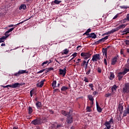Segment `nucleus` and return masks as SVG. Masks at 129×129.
Returning <instances> with one entry per match:
<instances>
[{
  "label": "nucleus",
  "instance_id": "56",
  "mask_svg": "<svg viewBox=\"0 0 129 129\" xmlns=\"http://www.w3.org/2000/svg\"><path fill=\"white\" fill-rule=\"evenodd\" d=\"M8 87H10L11 88H13V85H8Z\"/></svg>",
  "mask_w": 129,
  "mask_h": 129
},
{
  "label": "nucleus",
  "instance_id": "37",
  "mask_svg": "<svg viewBox=\"0 0 129 129\" xmlns=\"http://www.w3.org/2000/svg\"><path fill=\"white\" fill-rule=\"evenodd\" d=\"M110 96H111V94L109 93H107L105 95V97H110Z\"/></svg>",
  "mask_w": 129,
  "mask_h": 129
},
{
  "label": "nucleus",
  "instance_id": "15",
  "mask_svg": "<svg viewBox=\"0 0 129 129\" xmlns=\"http://www.w3.org/2000/svg\"><path fill=\"white\" fill-rule=\"evenodd\" d=\"M73 121V118H72V117H70L68 116V119L67 120V122H68V123H71V122H72Z\"/></svg>",
  "mask_w": 129,
  "mask_h": 129
},
{
  "label": "nucleus",
  "instance_id": "36",
  "mask_svg": "<svg viewBox=\"0 0 129 129\" xmlns=\"http://www.w3.org/2000/svg\"><path fill=\"white\" fill-rule=\"evenodd\" d=\"M86 74L87 75H89V74H90V73L91 72V69H89L88 71H86Z\"/></svg>",
  "mask_w": 129,
  "mask_h": 129
},
{
  "label": "nucleus",
  "instance_id": "44",
  "mask_svg": "<svg viewBox=\"0 0 129 129\" xmlns=\"http://www.w3.org/2000/svg\"><path fill=\"white\" fill-rule=\"evenodd\" d=\"M47 63H49V61L46 60V61L43 62L42 63L41 65H42V66H44V65L47 64Z\"/></svg>",
  "mask_w": 129,
  "mask_h": 129
},
{
  "label": "nucleus",
  "instance_id": "55",
  "mask_svg": "<svg viewBox=\"0 0 129 129\" xmlns=\"http://www.w3.org/2000/svg\"><path fill=\"white\" fill-rule=\"evenodd\" d=\"M14 25L11 24L8 26V28H12V27H14Z\"/></svg>",
  "mask_w": 129,
  "mask_h": 129
},
{
  "label": "nucleus",
  "instance_id": "10",
  "mask_svg": "<svg viewBox=\"0 0 129 129\" xmlns=\"http://www.w3.org/2000/svg\"><path fill=\"white\" fill-rule=\"evenodd\" d=\"M116 89H117V86L114 85L112 87V94H113V93H115V92H116Z\"/></svg>",
  "mask_w": 129,
  "mask_h": 129
},
{
  "label": "nucleus",
  "instance_id": "5",
  "mask_svg": "<svg viewBox=\"0 0 129 129\" xmlns=\"http://www.w3.org/2000/svg\"><path fill=\"white\" fill-rule=\"evenodd\" d=\"M71 112H72V110L71 109H70V112H66L64 110H62L61 111V114H62L63 115H64L65 116H67V117H68V116H71Z\"/></svg>",
  "mask_w": 129,
  "mask_h": 129
},
{
  "label": "nucleus",
  "instance_id": "47",
  "mask_svg": "<svg viewBox=\"0 0 129 129\" xmlns=\"http://www.w3.org/2000/svg\"><path fill=\"white\" fill-rule=\"evenodd\" d=\"M15 76H20V73L19 72H17V73H16L15 74H14Z\"/></svg>",
  "mask_w": 129,
  "mask_h": 129
},
{
  "label": "nucleus",
  "instance_id": "27",
  "mask_svg": "<svg viewBox=\"0 0 129 129\" xmlns=\"http://www.w3.org/2000/svg\"><path fill=\"white\" fill-rule=\"evenodd\" d=\"M56 84H57V82L56 81H53L51 84V86H52L53 88H55V87H56Z\"/></svg>",
  "mask_w": 129,
  "mask_h": 129
},
{
  "label": "nucleus",
  "instance_id": "58",
  "mask_svg": "<svg viewBox=\"0 0 129 129\" xmlns=\"http://www.w3.org/2000/svg\"><path fill=\"white\" fill-rule=\"evenodd\" d=\"M23 23H24V21H22V22H20L19 23H18V24L15 25V26H17V25H21V24H23Z\"/></svg>",
  "mask_w": 129,
  "mask_h": 129
},
{
  "label": "nucleus",
  "instance_id": "24",
  "mask_svg": "<svg viewBox=\"0 0 129 129\" xmlns=\"http://www.w3.org/2000/svg\"><path fill=\"white\" fill-rule=\"evenodd\" d=\"M113 78H114V74L113 73H110L109 79H110V80H112Z\"/></svg>",
  "mask_w": 129,
  "mask_h": 129
},
{
  "label": "nucleus",
  "instance_id": "19",
  "mask_svg": "<svg viewBox=\"0 0 129 129\" xmlns=\"http://www.w3.org/2000/svg\"><path fill=\"white\" fill-rule=\"evenodd\" d=\"M27 9V6L26 5L22 4L21 5V6L19 7V10H26Z\"/></svg>",
  "mask_w": 129,
  "mask_h": 129
},
{
  "label": "nucleus",
  "instance_id": "52",
  "mask_svg": "<svg viewBox=\"0 0 129 129\" xmlns=\"http://www.w3.org/2000/svg\"><path fill=\"white\" fill-rule=\"evenodd\" d=\"M104 63L105 65H107V62L106 61V59L105 58L104 59Z\"/></svg>",
  "mask_w": 129,
  "mask_h": 129
},
{
  "label": "nucleus",
  "instance_id": "8",
  "mask_svg": "<svg viewBox=\"0 0 129 129\" xmlns=\"http://www.w3.org/2000/svg\"><path fill=\"white\" fill-rule=\"evenodd\" d=\"M14 29H15V28H12L9 30L6 31L5 34V36H4V37H5V38L7 39V38H8V37H9V36H10V35H8V34H9V33H11V32H13V31H14Z\"/></svg>",
  "mask_w": 129,
  "mask_h": 129
},
{
  "label": "nucleus",
  "instance_id": "7",
  "mask_svg": "<svg viewBox=\"0 0 129 129\" xmlns=\"http://www.w3.org/2000/svg\"><path fill=\"white\" fill-rule=\"evenodd\" d=\"M66 68H64L63 70L59 69V74L60 75H63V76H65V75H66Z\"/></svg>",
  "mask_w": 129,
  "mask_h": 129
},
{
  "label": "nucleus",
  "instance_id": "11",
  "mask_svg": "<svg viewBox=\"0 0 129 129\" xmlns=\"http://www.w3.org/2000/svg\"><path fill=\"white\" fill-rule=\"evenodd\" d=\"M45 81V80H43V81H41L40 83L37 84L36 86L37 87H43V86L44 85V82Z\"/></svg>",
  "mask_w": 129,
  "mask_h": 129
},
{
  "label": "nucleus",
  "instance_id": "34",
  "mask_svg": "<svg viewBox=\"0 0 129 129\" xmlns=\"http://www.w3.org/2000/svg\"><path fill=\"white\" fill-rule=\"evenodd\" d=\"M129 72V69H124V71H123V72H123V73L124 74V75H125V74H126V73H127V72Z\"/></svg>",
  "mask_w": 129,
  "mask_h": 129
},
{
  "label": "nucleus",
  "instance_id": "31",
  "mask_svg": "<svg viewBox=\"0 0 129 129\" xmlns=\"http://www.w3.org/2000/svg\"><path fill=\"white\" fill-rule=\"evenodd\" d=\"M97 109L98 112H101V111H102V109H101V108H100V107H99L97 104Z\"/></svg>",
  "mask_w": 129,
  "mask_h": 129
},
{
  "label": "nucleus",
  "instance_id": "17",
  "mask_svg": "<svg viewBox=\"0 0 129 129\" xmlns=\"http://www.w3.org/2000/svg\"><path fill=\"white\" fill-rule=\"evenodd\" d=\"M126 27V25L125 24H122L121 25H119L118 27H117V30H120V29H124Z\"/></svg>",
  "mask_w": 129,
  "mask_h": 129
},
{
  "label": "nucleus",
  "instance_id": "1",
  "mask_svg": "<svg viewBox=\"0 0 129 129\" xmlns=\"http://www.w3.org/2000/svg\"><path fill=\"white\" fill-rule=\"evenodd\" d=\"M113 123V119L111 118L109 121L105 122V125L106 129H109L111 127V124Z\"/></svg>",
  "mask_w": 129,
  "mask_h": 129
},
{
  "label": "nucleus",
  "instance_id": "54",
  "mask_svg": "<svg viewBox=\"0 0 129 129\" xmlns=\"http://www.w3.org/2000/svg\"><path fill=\"white\" fill-rule=\"evenodd\" d=\"M47 69H48V71H52V70H53V68H49Z\"/></svg>",
  "mask_w": 129,
  "mask_h": 129
},
{
  "label": "nucleus",
  "instance_id": "61",
  "mask_svg": "<svg viewBox=\"0 0 129 129\" xmlns=\"http://www.w3.org/2000/svg\"><path fill=\"white\" fill-rule=\"evenodd\" d=\"M98 72H99V73H101V69H98Z\"/></svg>",
  "mask_w": 129,
  "mask_h": 129
},
{
  "label": "nucleus",
  "instance_id": "60",
  "mask_svg": "<svg viewBox=\"0 0 129 129\" xmlns=\"http://www.w3.org/2000/svg\"><path fill=\"white\" fill-rule=\"evenodd\" d=\"M3 87L4 88H8V85H7V86H3Z\"/></svg>",
  "mask_w": 129,
  "mask_h": 129
},
{
  "label": "nucleus",
  "instance_id": "41",
  "mask_svg": "<svg viewBox=\"0 0 129 129\" xmlns=\"http://www.w3.org/2000/svg\"><path fill=\"white\" fill-rule=\"evenodd\" d=\"M89 62V59L87 61V63H86L85 66V69L86 70L87 69V67L88 66V62Z\"/></svg>",
  "mask_w": 129,
  "mask_h": 129
},
{
  "label": "nucleus",
  "instance_id": "23",
  "mask_svg": "<svg viewBox=\"0 0 129 129\" xmlns=\"http://www.w3.org/2000/svg\"><path fill=\"white\" fill-rule=\"evenodd\" d=\"M88 98H89V100H90L91 101L92 104H93V100H94V99H93V97H92V96H91V95H89Z\"/></svg>",
  "mask_w": 129,
  "mask_h": 129
},
{
  "label": "nucleus",
  "instance_id": "12",
  "mask_svg": "<svg viewBox=\"0 0 129 129\" xmlns=\"http://www.w3.org/2000/svg\"><path fill=\"white\" fill-rule=\"evenodd\" d=\"M117 62V57L115 56L111 61V65H115V63Z\"/></svg>",
  "mask_w": 129,
  "mask_h": 129
},
{
  "label": "nucleus",
  "instance_id": "63",
  "mask_svg": "<svg viewBox=\"0 0 129 129\" xmlns=\"http://www.w3.org/2000/svg\"><path fill=\"white\" fill-rule=\"evenodd\" d=\"M78 48H81V46H78L77 47V50H78Z\"/></svg>",
  "mask_w": 129,
  "mask_h": 129
},
{
  "label": "nucleus",
  "instance_id": "57",
  "mask_svg": "<svg viewBox=\"0 0 129 129\" xmlns=\"http://www.w3.org/2000/svg\"><path fill=\"white\" fill-rule=\"evenodd\" d=\"M33 91H30V95H31V97H32L33 96Z\"/></svg>",
  "mask_w": 129,
  "mask_h": 129
},
{
  "label": "nucleus",
  "instance_id": "26",
  "mask_svg": "<svg viewBox=\"0 0 129 129\" xmlns=\"http://www.w3.org/2000/svg\"><path fill=\"white\" fill-rule=\"evenodd\" d=\"M119 110L120 114H122V110H123V107L122 106H119Z\"/></svg>",
  "mask_w": 129,
  "mask_h": 129
},
{
  "label": "nucleus",
  "instance_id": "6",
  "mask_svg": "<svg viewBox=\"0 0 129 129\" xmlns=\"http://www.w3.org/2000/svg\"><path fill=\"white\" fill-rule=\"evenodd\" d=\"M41 119H37L35 120H34L32 121V124H34V125H37L38 124H41Z\"/></svg>",
  "mask_w": 129,
  "mask_h": 129
},
{
  "label": "nucleus",
  "instance_id": "30",
  "mask_svg": "<svg viewBox=\"0 0 129 129\" xmlns=\"http://www.w3.org/2000/svg\"><path fill=\"white\" fill-rule=\"evenodd\" d=\"M6 39H7V38H5V37L4 36L1 37L0 38V43H4V42H5V40H6Z\"/></svg>",
  "mask_w": 129,
  "mask_h": 129
},
{
  "label": "nucleus",
  "instance_id": "38",
  "mask_svg": "<svg viewBox=\"0 0 129 129\" xmlns=\"http://www.w3.org/2000/svg\"><path fill=\"white\" fill-rule=\"evenodd\" d=\"M91 32V29H88L87 31L85 33V35H88V33H90Z\"/></svg>",
  "mask_w": 129,
  "mask_h": 129
},
{
  "label": "nucleus",
  "instance_id": "62",
  "mask_svg": "<svg viewBox=\"0 0 129 129\" xmlns=\"http://www.w3.org/2000/svg\"><path fill=\"white\" fill-rule=\"evenodd\" d=\"M1 46H2V47H4V46H6V44H5V43H2V44H1Z\"/></svg>",
  "mask_w": 129,
  "mask_h": 129
},
{
  "label": "nucleus",
  "instance_id": "40",
  "mask_svg": "<svg viewBox=\"0 0 129 129\" xmlns=\"http://www.w3.org/2000/svg\"><path fill=\"white\" fill-rule=\"evenodd\" d=\"M68 53H69V50H68V49H65L64 50H63V54H68Z\"/></svg>",
  "mask_w": 129,
  "mask_h": 129
},
{
  "label": "nucleus",
  "instance_id": "4",
  "mask_svg": "<svg viewBox=\"0 0 129 129\" xmlns=\"http://www.w3.org/2000/svg\"><path fill=\"white\" fill-rule=\"evenodd\" d=\"M81 56L82 57H84V59H85L86 60H87V59H88V58H90V57L91 56V54L89 53L82 52L81 53Z\"/></svg>",
  "mask_w": 129,
  "mask_h": 129
},
{
  "label": "nucleus",
  "instance_id": "45",
  "mask_svg": "<svg viewBox=\"0 0 129 129\" xmlns=\"http://www.w3.org/2000/svg\"><path fill=\"white\" fill-rule=\"evenodd\" d=\"M44 71H45V69L41 70L39 71L38 72H37V74H39L40 73H43V72H44Z\"/></svg>",
  "mask_w": 129,
  "mask_h": 129
},
{
  "label": "nucleus",
  "instance_id": "53",
  "mask_svg": "<svg viewBox=\"0 0 129 129\" xmlns=\"http://www.w3.org/2000/svg\"><path fill=\"white\" fill-rule=\"evenodd\" d=\"M118 17V15H115L114 17H113V20H115V19H116V18H117Z\"/></svg>",
  "mask_w": 129,
  "mask_h": 129
},
{
  "label": "nucleus",
  "instance_id": "32",
  "mask_svg": "<svg viewBox=\"0 0 129 129\" xmlns=\"http://www.w3.org/2000/svg\"><path fill=\"white\" fill-rule=\"evenodd\" d=\"M19 72L20 75L21 74H24V73H28V72H26V71L25 70H20Z\"/></svg>",
  "mask_w": 129,
  "mask_h": 129
},
{
  "label": "nucleus",
  "instance_id": "46",
  "mask_svg": "<svg viewBox=\"0 0 129 129\" xmlns=\"http://www.w3.org/2000/svg\"><path fill=\"white\" fill-rule=\"evenodd\" d=\"M89 86L91 88V90H93V84H90Z\"/></svg>",
  "mask_w": 129,
  "mask_h": 129
},
{
  "label": "nucleus",
  "instance_id": "33",
  "mask_svg": "<svg viewBox=\"0 0 129 129\" xmlns=\"http://www.w3.org/2000/svg\"><path fill=\"white\" fill-rule=\"evenodd\" d=\"M53 3L55 4V5H59V4H60V3H62L61 1H59L58 0H55Z\"/></svg>",
  "mask_w": 129,
  "mask_h": 129
},
{
  "label": "nucleus",
  "instance_id": "16",
  "mask_svg": "<svg viewBox=\"0 0 129 129\" xmlns=\"http://www.w3.org/2000/svg\"><path fill=\"white\" fill-rule=\"evenodd\" d=\"M13 88H17V87H20L21 86V84L19 83H15L12 84Z\"/></svg>",
  "mask_w": 129,
  "mask_h": 129
},
{
  "label": "nucleus",
  "instance_id": "48",
  "mask_svg": "<svg viewBox=\"0 0 129 129\" xmlns=\"http://www.w3.org/2000/svg\"><path fill=\"white\" fill-rule=\"evenodd\" d=\"M77 55V53H74L72 54V56H73V58H75Z\"/></svg>",
  "mask_w": 129,
  "mask_h": 129
},
{
  "label": "nucleus",
  "instance_id": "35",
  "mask_svg": "<svg viewBox=\"0 0 129 129\" xmlns=\"http://www.w3.org/2000/svg\"><path fill=\"white\" fill-rule=\"evenodd\" d=\"M86 110L88 111V112H91V107L89 106H87L86 108Z\"/></svg>",
  "mask_w": 129,
  "mask_h": 129
},
{
  "label": "nucleus",
  "instance_id": "49",
  "mask_svg": "<svg viewBox=\"0 0 129 129\" xmlns=\"http://www.w3.org/2000/svg\"><path fill=\"white\" fill-rule=\"evenodd\" d=\"M120 54H121V55H123V49H121Z\"/></svg>",
  "mask_w": 129,
  "mask_h": 129
},
{
  "label": "nucleus",
  "instance_id": "29",
  "mask_svg": "<svg viewBox=\"0 0 129 129\" xmlns=\"http://www.w3.org/2000/svg\"><path fill=\"white\" fill-rule=\"evenodd\" d=\"M57 128L63 129V125L61 124H58L56 126Z\"/></svg>",
  "mask_w": 129,
  "mask_h": 129
},
{
  "label": "nucleus",
  "instance_id": "64",
  "mask_svg": "<svg viewBox=\"0 0 129 129\" xmlns=\"http://www.w3.org/2000/svg\"><path fill=\"white\" fill-rule=\"evenodd\" d=\"M127 53H129V48L127 49Z\"/></svg>",
  "mask_w": 129,
  "mask_h": 129
},
{
  "label": "nucleus",
  "instance_id": "18",
  "mask_svg": "<svg viewBox=\"0 0 129 129\" xmlns=\"http://www.w3.org/2000/svg\"><path fill=\"white\" fill-rule=\"evenodd\" d=\"M108 39V36H106L104 38H102V39H100L98 42L99 43H100V42H104V41H106V40H107Z\"/></svg>",
  "mask_w": 129,
  "mask_h": 129
},
{
  "label": "nucleus",
  "instance_id": "28",
  "mask_svg": "<svg viewBox=\"0 0 129 129\" xmlns=\"http://www.w3.org/2000/svg\"><path fill=\"white\" fill-rule=\"evenodd\" d=\"M67 90H68V87L63 86V87L61 88V91H66Z\"/></svg>",
  "mask_w": 129,
  "mask_h": 129
},
{
  "label": "nucleus",
  "instance_id": "43",
  "mask_svg": "<svg viewBox=\"0 0 129 129\" xmlns=\"http://www.w3.org/2000/svg\"><path fill=\"white\" fill-rule=\"evenodd\" d=\"M120 8L121 9H128V7L125 6H120Z\"/></svg>",
  "mask_w": 129,
  "mask_h": 129
},
{
  "label": "nucleus",
  "instance_id": "39",
  "mask_svg": "<svg viewBox=\"0 0 129 129\" xmlns=\"http://www.w3.org/2000/svg\"><path fill=\"white\" fill-rule=\"evenodd\" d=\"M86 64H87V62H86V61L84 60L83 61V63L81 64V66H85V65H86Z\"/></svg>",
  "mask_w": 129,
  "mask_h": 129
},
{
  "label": "nucleus",
  "instance_id": "21",
  "mask_svg": "<svg viewBox=\"0 0 129 129\" xmlns=\"http://www.w3.org/2000/svg\"><path fill=\"white\" fill-rule=\"evenodd\" d=\"M90 38H92L93 39H95L96 38V35L94 33H91L89 35Z\"/></svg>",
  "mask_w": 129,
  "mask_h": 129
},
{
  "label": "nucleus",
  "instance_id": "20",
  "mask_svg": "<svg viewBox=\"0 0 129 129\" xmlns=\"http://www.w3.org/2000/svg\"><path fill=\"white\" fill-rule=\"evenodd\" d=\"M117 31H118L117 28H114L112 29L111 31H109V34H113V33L117 32Z\"/></svg>",
  "mask_w": 129,
  "mask_h": 129
},
{
  "label": "nucleus",
  "instance_id": "22",
  "mask_svg": "<svg viewBox=\"0 0 129 129\" xmlns=\"http://www.w3.org/2000/svg\"><path fill=\"white\" fill-rule=\"evenodd\" d=\"M103 54L105 55V57L107 56V49L106 48L103 49Z\"/></svg>",
  "mask_w": 129,
  "mask_h": 129
},
{
  "label": "nucleus",
  "instance_id": "9",
  "mask_svg": "<svg viewBox=\"0 0 129 129\" xmlns=\"http://www.w3.org/2000/svg\"><path fill=\"white\" fill-rule=\"evenodd\" d=\"M127 114H129V106L125 108L123 111V116H126Z\"/></svg>",
  "mask_w": 129,
  "mask_h": 129
},
{
  "label": "nucleus",
  "instance_id": "14",
  "mask_svg": "<svg viewBox=\"0 0 129 129\" xmlns=\"http://www.w3.org/2000/svg\"><path fill=\"white\" fill-rule=\"evenodd\" d=\"M35 105L38 109H39V108H41V107H42V103H41V102L37 101Z\"/></svg>",
  "mask_w": 129,
  "mask_h": 129
},
{
  "label": "nucleus",
  "instance_id": "25",
  "mask_svg": "<svg viewBox=\"0 0 129 129\" xmlns=\"http://www.w3.org/2000/svg\"><path fill=\"white\" fill-rule=\"evenodd\" d=\"M33 112V108H31V107H28V113L29 114H32Z\"/></svg>",
  "mask_w": 129,
  "mask_h": 129
},
{
  "label": "nucleus",
  "instance_id": "13",
  "mask_svg": "<svg viewBox=\"0 0 129 129\" xmlns=\"http://www.w3.org/2000/svg\"><path fill=\"white\" fill-rule=\"evenodd\" d=\"M123 75H125L123 72H120L118 74V80H121V79L123 77Z\"/></svg>",
  "mask_w": 129,
  "mask_h": 129
},
{
  "label": "nucleus",
  "instance_id": "3",
  "mask_svg": "<svg viewBox=\"0 0 129 129\" xmlns=\"http://www.w3.org/2000/svg\"><path fill=\"white\" fill-rule=\"evenodd\" d=\"M101 58L100 54H96L93 56L92 60L93 62H96V61L100 60Z\"/></svg>",
  "mask_w": 129,
  "mask_h": 129
},
{
  "label": "nucleus",
  "instance_id": "42",
  "mask_svg": "<svg viewBox=\"0 0 129 129\" xmlns=\"http://www.w3.org/2000/svg\"><path fill=\"white\" fill-rule=\"evenodd\" d=\"M84 81H85V82H86L87 83H88V82H89V80H88V79H87V78H86V77H84Z\"/></svg>",
  "mask_w": 129,
  "mask_h": 129
},
{
  "label": "nucleus",
  "instance_id": "51",
  "mask_svg": "<svg viewBox=\"0 0 129 129\" xmlns=\"http://www.w3.org/2000/svg\"><path fill=\"white\" fill-rule=\"evenodd\" d=\"M125 43L126 44V45H129V40L125 41Z\"/></svg>",
  "mask_w": 129,
  "mask_h": 129
},
{
  "label": "nucleus",
  "instance_id": "59",
  "mask_svg": "<svg viewBox=\"0 0 129 129\" xmlns=\"http://www.w3.org/2000/svg\"><path fill=\"white\" fill-rule=\"evenodd\" d=\"M126 20H127V21H128V22H129V16L128 15L126 16Z\"/></svg>",
  "mask_w": 129,
  "mask_h": 129
},
{
  "label": "nucleus",
  "instance_id": "50",
  "mask_svg": "<svg viewBox=\"0 0 129 129\" xmlns=\"http://www.w3.org/2000/svg\"><path fill=\"white\" fill-rule=\"evenodd\" d=\"M44 70H45L46 73H48V72H49L48 68L45 69Z\"/></svg>",
  "mask_w": 129,
  "mask_h": 129
},
{
  "label": "nucleus",
  "instance_id": "2",
  "mask_svg": "<svg viewBox=\"0 0 129 129\" xmlns=\"http://www.w3.org/2000/svg\"><path fill=\"white\" fill-rule=\"evenodd\" d=\"M123 93H129V83H126L122 89Z\"/></svg>",
  "mask_w": 129,
  "mask_h": 129
}]
</instances>
